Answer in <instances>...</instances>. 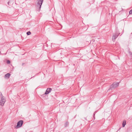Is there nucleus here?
<instances>
[{"label": "nucleus", "instance_id": "9d476101", "mask_svg": "<svg viewBox=\"0 0 132 132\" xmlns=\"http://www.w3.org/2000/svg\"><path fill=\"white\" fill-rule=\"evenodd\" d=\"M31 34V32H30V31H28L27 32V34L28 35H30Z\"/></svg>", "mask_w": 132, "mask_h": 132}, {"label": "nucleus", "instance_id": "ddd939ff", "mask_svg": "<svg viewBox=\"0 0 132 132\" xmlns=\"http://www.w3.org/2000/svg\"><path fill=\"white\" fill-rule=\"evenodd\" d=\"M129 53L130 54V55H132V53L131 52H129Z\"/></svg>", "mask_w": 132, "mask_h": 132}, {"label": "nucleus", "instance_id": "f03ea898", "mask_svg": "<svg viewBox=\"0 0 132 132\" xmlns=\"http://www.w3.org/2000/svg\"><path fill=\"white\" fill-rule=\"evenodd\" d=\"M23 121L22 120L19 121L18 122L17 125L15 126V128L17 129L21 127L23 124Z\"/></svg>", "mask_w": 132, "mask_h": 132}, {"label": "nucleus", "instance_id": "f257e3e1", "mask_svg": "<svg viewBox=\"0 0 132 132\" xmlns=\"http://www.w3.org/2000/svg\"><path fill=\"white\" fill-rule=\"evenodd\" d=\"M1 94L2 96L0 101V105L2 106H3L4 105V103L6 102V100L5 97L3 96L2 94L1 93Z\"/></svg>", "mask_w": 132, "mask_h": 132}, {"label": "nucleus", "instance_id": "39448f33", "mask_svg": "<svg viewBox=\"0 0 132 132\" xmlns=\"http://www.w3.org/2000/svg\"><path fill=\"white\" fill-rule=\"evenodd\" d=\"M118 35L119 34H114L112 37V40L113 41H114L115 39L118 37Z\"/></svg>", "mask_w": 132, "mask_h": 132}, {"label": "nucleus", "instance_id": "20e7f679", "mask_svg": "<svg viewBox=\"0 0 132 132\" xmlns=\"http://www.w3.org/2000/svg\"><path fill=\"white\" fill-rule=\"evenodd\" d=\"M119 85V83H113L112 85V88H115L117 87Z\"/></svg>", "mask_w": 132, "mask_h": 132}, {"label": "nucleus", "instance_id": "f8f14e48", "mask_svg": "<svg viewBox=\"0 0 132 132\" xmlns=\"http://www.w3.org/2000/svg\"><path fill=\"white\" fill-rule=\"evenodd\" d=\"M10 61L9 60H8L7 61V63H8V64L10 63Z\"/></svg>", "mask_w": 132, "mask_h": 132}, {"label": "nucleus", "instance_id": "9b49d317", "mask_svg": "<svg viewBox=\"0 0 132 132\" xmlns=\"http://www.w3.org/2000/svg\"><path fill=\"white\" fill-rule=\"evenodd\" d=\"M129 13L130 14H132V9L129 12Z\"/></svg>", "mask_w": 132, "mask_h": 132}, {"label": "nucleus", "instance_id": "4468645a", "mask_svg": "<svg viewBox=\"0 0 132 132\" xmlns=\"http://www.w3.org/2000/svg\"><path fill=\"white\" fill-rule=\"evenodd\" d=\"M95 115V114H94V116Z\"/></svg>", "mask_w": 132, "mask_h": 132}, {"label": "nucleus", "instance_id": "423d86ee", "mask_svg": "<svg viewBox=\"0 0 132 132\" xmlns=\"http://www.w3.org/2000/svg\"><path fill=\"white\" fill-rule=\"evenodd\" d=\"M52 90V89L50 88H48L47 89L45 92V95H47L48 94L50 93Z\"/></svg>", "mask_w": 132, "mask_h": 132}, {"label": "nucleus", "instance_id": "7ed1b4c3", "mask_svg": "<svg viewBox=\"0 0 132 132\" xmlns=\"http://www.w3.org/2000/svg\"><path fill=\"white\" fill-rule=\"evenodd\" d=\"M43 0H37V6L39 7V9H40L41 6L43 2Z\"/></svg>", "mask_w": 132, "mask_h": 132}, {"label": "nucleus", "instance_id": "0eeeda50", "mask_svg": "<svg viewBox=\"0 0 132 132\" xmlns=\"http://www.w3.org/2000/svg\"><path fill=\"white\" fill-rule=\"evenodd\" d=\"M10 76V74L9 73H7L6 74L5 76V78H9Z\"/></svg>", "mask_w": 132, "mask_h": 132}, {"label": "nucleus", "instance_id": "6e6552de", "mask_svg": "<svg viewBox=\"0 0 132 132\" xmlns=\"http://www.w3.org/2000/svg\"><path fill=\"white\" fill-rule=\"evenodd\" d=\"M126 121L125 120H124L123 122L122 123V127H124L125 126V125L126 124Z\"/></svg>", "mask_w": 132, "mask_h": 132}, {"label": "nucleus", "instance_id": "1a4fd4ad", "mask_svg": "<svg viewBox=\"0 0 132 132\" xmlns=\"http://www.w3.org/2000/svg\"><path fill=\"white\" fill-rule=\"evenodd\" d=\"M69 124V123L68 122H66L64 125V126L65 127H67L68 125Z\"/></svg>", "mask_w": 132, "mask_h": 132}]
</instances>
